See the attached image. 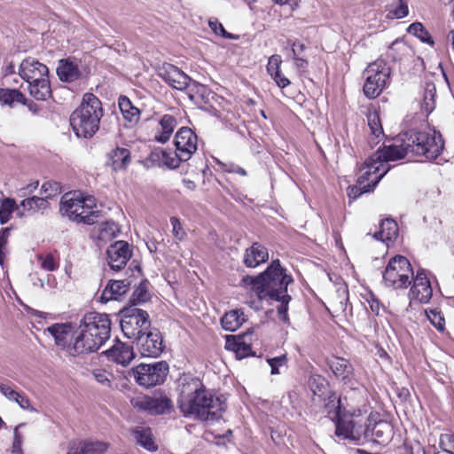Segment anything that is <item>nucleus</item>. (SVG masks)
<instances>
[{"label": "nucleus", "instance_id": "052dcab7", "mask_svg": "<svg viewBox=\"0 0 454 454\" xmlns=\"http://www.w3.org/2000/svg\"><path fill=\"white\" fill-rule=\"evenodd\" d=\"M67 454H85L82 441H72L68 443Z\"/></svg>", "mask_w": 454, "mask_h": 454}, {"label": "nucleus", "instance_id": "a211bd4d", "mask_svg": "<svg viewBox=\"0 0 454 454\" xmlns=\"http://www.w3.org/2000/svg\"><path fill=\"white\" fill-rule=\"evenodd\" d=\"M159 76L169 86L183 90L188 87L191 78L177 67L164 63L158 70Z\"/></svg>", "mask_w": 454, "mask_h": 454}, {"label": "nucleus", "instance_id": "4468645a", "mask_svg": "<svg viewBox=\"0 0 454 454\" xmlns=\"http://www.w3.org/2000/svg\"><path fill=\"white\" fill-rule=\"evenodd\" d=\"M106 341L103 336L91 333L80 324L74 331L73 345L69 348L72 349V356H74L96 352Z\"/></svg>", "mask_w": 454, "mask_h": 454}, {"label": "nucleus", "instance_id": "bf43d9fd", "mask_svg": "<svg viewBox=\"0 0 454 454\" xmlns=\"http://www.w3.org/2000/svg\"><path fill=\"white\" fill-rule=\"evenodd\" d=\"M12 402L17 403L20 407L24 410L35 411V409L31 406L28 397L21 392H18V396H16L15 399H13Z\"/></svg>", "mask_w": 454, "mask_h": 454}, {"label": "nucleus", "instance_id": "79ce46f5", "mask_svg": "<svg viewBox=\"0 0 454 454\" xmlns=\"http://www.w3.org/2000/svg\"><path fill=\"white\" fill-rule=\"evenodd\" d=\"M409 51V47L403 41L395 40L394 41L388 49V56L393 59V60L397 61L403 59V56L405 55Z\"/></svg>", "mask_w": 454, "mask_h": 454}, {"label": "nucleus", "instance_id": "a18cd8bd", "mask_svg": "<svg viewBox=\"0 0 454 454\" xmlns=\"http://www.w3.org/2000/svg\"><path fill=\"white\" fill-rule=\"evenodd\" d=\"M186 90H188V96L192 101H198L200 98H202L207 92L206 86L192 79Z\"/></svg>", "mask_w": 454, "mask_h": 454}, {"label": "nucleus", "instance_id": "09e8293b", "mask_svg": "<svg viewBox=\"0 0 454 454\" xmlns=\"http://www.w3.org/2000/svg\"><path fill=\"white\" fill-rule=\"evenodd\" d=\"M170 223L172 226V235L177 241H182L185 239L186 233L178 218L172 216L170 218Z\"/></svg>", "mask_w": 454, "mask_h": 454}, {"label": "nucleus", "instance_id": "864d4df0", "mask_svg": "<svg viewBox=\"0 0 454 454\" xmlns=\"http://www.w3.org/2000/svg\"><path fill=\"white\" fill-rule=\"evenodd\" d=\"M281 63V56L275 54L270 57L267 64V71L269 74L272 75L273 74H277V72L280 70Z\"/></svg>", "mask_w": 454, "mask_h": 454}, {"label": "nucleus", "instance_id": "a878e982", "mask_svg": "<svg viewBox=\"0 0 454 454\" xmlns=\"http://www.w3.org/2000/svg\"><path fill=\"white\" fill-rule=\"evenodd\" d=\"M247 335L227 336L225 348L235 352L239 359L245 358L252 355L251 346L247 343L245 338Z\"/></svg>", "mask_w": 454, "mask_h": 454}, {"label": "nucleus", "instance_id": "e433bc0d", "mask_svg": "<svg viewBox=\"0 0 454 454\" xmlns=\"http://www.w3.org/2000/svg\"><path fill=\"white\" fill-rule=\"evenodd\" d=\"M136 438L137 443L145 448L146 450L150 451L157 450V446L155 445L153 440V434L150 428L143 427L139 430H137Z\"/></svg>", "mask_w": 454, "mask_h": 454}, {"label": "nucleus", "instance_id": "cd10ccee", "mask_svg": "<svg viewBox=\"0 0 454 454\" xmlns=\"http://www.w3.org/2000/svg\"><path fill=\"white\" fill-rule=\"evenodd\" d=\"M308 385H309V387L310 391L312 392L313 395H316L320 399L325 398V396H326L329 393L330 394V395L328 396L330 399L329 403H332L333 397H331V396L333 394L328 390V384H327L326 380H325V378H323L320 375H317V374L311 375L309 379ZM333 403L334 402H333ZM325 407H326V409H328V412L330 413L333 406L331 407L330 403H327L325 405Z\"/></svg>", "mask_w": 454, "mask_h": 454}, {"label": "nucleus", "instance_id": "c756f323", "mask_svg": "<svg viewBox=\"0 0 454 454\" xmlns=\"http://www.w3.org/2000/svg\"><path fill=\"white\" fill-rule=\"evenodd\" d=\"M108 160L114 171L125 169L130 162V153L127 148L116 147L109 153Z\"/></svg>", "mask_w": 454, "mask_h": 454}, {"label": "nucleus", "instance_id": "774afa93", "mask_svg": "<svg viewBox=\"0 0 454 454\" xmlns=\"http://www.w3.org/2000/svg\"><path fill=\"white\" fill-rule=\"evenodd\" d=\"M305 46L301 43H294L292 45V51L294 56H298L304 51Z\"/></svg>", "mask_w": 454, "mask_h": 454}, {"label": "nucleus", "instance_id": "473e14b6", "mask_svg": "<svg viewBox=\"0 0 454 454\" xmlns=\"http://www.w3.org/2000/svg\"><path fill=\"white\" fill-rule=\"evenodd\" d=\"M398 235V225L392 219H385L380 223V230L373 234L374 239L386 242L395 239Z\"/></svg>", "mask_w": 454, "mask_h": 454}, {"label": "nucleus", "instance_id": "4be33fe9", "mask_svg": "<svg viewBox=\"0 0 454 454\" xmlns=\"http://www.w3.org/2000/svg\"><path fill=\"white\" fill-rule=\"evenodd\" d=\"M106 354L109 359L123 366L128 365L135 356L133 348L120 340H116L115 344L106 351Z\"/></svg>", "mask_w": 454, "mask_h": 454}, {"label": "nucleus", "instance_id": "7c9ffc66", "mask_svg": "<svg viewBox=\"0 0 454 454\" xmlns=\"http://www.w3.org/2000/svg\"><path fill=\"white\" fill-rule=\"evenodd\" d=\"M246 320L247 319L242 310L233 309L224 314L221 318V325L225 331L235 332L246 322Z\"/></svg>", "mask_w": 454, "mask_h": 454}, {"label": "nucleus", "instance_id": "9b49d317", "mask_svg": "<svg viewBox=\"0 0 454 454\" xmlns=\"http://www.w3.org/2000/svg\"><path fill=\"white\" fill-rule=\"evenodd\" d=\"M196 134L187 127L181 128L175 137L176 152L173 157L164 154L165 164L170 168L179 167L181 161H186L197 151Z\"/></svg>", "mask_w": 454, "mask_h": 454}, {"label": "nucleus", "instance_id": "f03ea898", "mask_svg": "<svg viewBox=\"0 0 454 454\" xmlns=\"http://www.w3.org/2000/svg\"><path fill=\"white\" fill-rule=\"evenodd\" d=\"M293 282L292 276L286 273L279 260H274L268 268L256 277L245 276L241 286L253 291L259 300H273L279 301L278 313L284 322L288 321V303L291 296L287 294V286Z\"/></svg>", "mask_w": 454, "mask_h": 454}, {"label": "nucleus", "instance_id": "37998d69", "mask_svg": "<svg viewBox=\"0 0 454 454\" xmlns=\"http://www.w3.org/2000/svg\"><path fill=\"white\" fill-rule=\"evenodd\" d=\"M16 208L14 200L4 199L0 200V223L2 224L7 223L13 210Z\"/></svg>", "mask_w": 454, "mask_h": 454}, {"label": "nucleus", "instance_id": "9d476101", "mask_svg": "<svg viewBox=\"0 0 454 454\" xmlns=\"http://www.w3.org/2000/svg\"><path fill=\"white\" fill-rule=\"evenodd\" d=\"M391 69L386 60L378 59L364 70L366 76L364 93L368 98H376L380 95L390 80Z\"/></svg>", "mask_w": 454, "mask_h": 454}, {"label": "nucleus", "instance_id": "f8f14e48", "mask_svg": "<svg viewBox=\"0 0 454 454\" xmlns=\"http://www.w3.org/2000/svg\"><path fill=\"white\" fill-rule=\"evenodd\" d=\"M151 321L145 310L137 308H129L124 312L121 320V328L123 334L129 339L136 340L150 329Z\"/></svg>", "mask_w": 454, "mask_h": 454}, {"label": "nucleus", "instance_id": "3c124183", "mask_svg": "<svg viewBox=\"0 0 454 454\" xmlns=\"http://www.w3.org/2000/svg\"><path fill=\"white\" fill-rule=\"evenodd\" d=\"M10 234V229L4 228L0 231V265H4V258H5V250L6 245L8 241Z\"/></svg>", "mask_w": 454, "mask_h": 454}, {"label": "nucleus", "instance_id": "72a5a7b5", "mask_svg": "<svg viewBox=\"0 0 454 454\" xmlns=\"http://www.w3.org/2000/svg\"><path fill=\"white\" fill-rule=\"evenodd\" d=\"M328 365L334 375L341 380L348 379L351 374L353 368L349 362L342 357L333 356L328 360Z\"/></svg>", "mask_w": 454, "mask_h": 454}, {"label": "nucleus", "instance_id": "c85d7f7f", "mask_svg": "<svg viewBox=\"0 0 454 454\" xmlns=\"http://www.w3.org/2000/svg\"><path fill=\"white\" fill-rule=\"evenodd\" d=\"M118 105L122 117L129 123L131 127L138 123L141 112L137 107L133 106L128 97L121 96Z\"/></svg>", "mask_w": 454, "mask_h": 454}, {"label": "nucleus", "instance_id": "69168bd1", "mask_svg": "<svg viewBox=\"0 0 454 454\" xmlns=\"http://www.w3.org/2000/svg\"><path fill=\"white\" fill-rule=\"evenodd\" d=\"M270 76L280 88H286L290 84V81L281 74L280 70L277 72V74H273Z\"/></svg>", "mask_w": 454, "mask_h": 454}, {"label": "nucleus", "instance_id": "6e6d98bb", "mask_svg": "<svg viewBox=\"0 0 454 454\" xmlns=\"http://www.w3.org/2000/svg\"><path fill=\"white\" fill-rule=\"evenodd\" d=\"M208 26L215 35H219L225 38L231 37V35L225 31L223 26L216 19L209 20Z\"/></svg>", "mask_w": 454, "mask_h": 454}, {"label": "nucleus", "instance_id": "b1692460", "mask_svg": "<svg viewBox=\"0 0 454 454\" xmlns=\"http://www.w3.org/2000/svg\"><path fill=\"white\" fill-rule=\"evenodd\" d=\"M145 408L152 414H167L173 411L172 400L166 395H153L145 400Z\"/></svg>", "mask_w": 454, "mask_h": 454}, {"label": "nucleus", "instance_id": "39448f33", "mask_svg": "<svg viewBox=\"0 0 454 454\" xmlns=\"http://www.w3.org/2000/svg\"><path fill=\"white\" fill-rule=\"evenodd\" d=\"M19 75L28 83L30 95L46 100L51 95L48 67L35 58H27L19 66Z\"/></svg>", "mask_w": 454, "mask_h": 454}, {"label": "nucleus", "instance_id": "5fc2aeb1", "mask_svg": "<svg viewBox=\"0 0 454 454\" xmlns=\"http://www.w3.org/2000/svg\"><path fill=\"white\" fill-rule=\"evenodd\" d=\"M22 427V424L17 426L14 429V439L12 446V454H23L21 444H22V436L19 433V428Z\"/></svg>", "mask_w": 454, "mask_h": 454}, {"label": "nucleus", "instance_id": "aec40b11", "mask_svg": "<svg viewBox=\"0 0 454 454\" xmlns=\"http://www.w3.org/2000/svg\"><path fill=\"white\" fill-rule=\"evenodd\" d=\"M54 338L57 346L66 349L72 356L70 346L73 345L74 332L70 324H54L47 328Z\"/></svg>", "mask_w": 454, "mask_h": 454}, {"label": "nucleus", "instance_id": "49530a36", "mask_svg": "<svg viewBox=\"0 0 454 454\" xmlns=\"http://www.w3.org/2000/svg\"><path fill=\"white\" fill-rule=\"evenodd\" d=\"M37 260L40 262L41 268L44 270L53 271L59 267V262L52 254H38Z\"/></svg>", "mask_w": 454, "mask_h": 454}, {"label": "nucleus", "instance_id": "ddd939ff", "mask_svg": "<svg viewBox=\"0 0 454 454\" xmlns=\"http://www.w3.org/2000/svg\"><path fill=\"white\" fill-rule=\"evenodd\" d=\"M137 382L145 387H151L162 383L168 372V364L165 361L153 364H141L134 368Z\"/></svg>", "mask_w": 454, "mask_h": 454}, {"label": "nucleus", "instance_id": "680f3d73", "mask_svg": "<svg viewBox=\"0 0 454 454\" xmlns=\"http://www.w3.org/2000/svg\"><path fill=\"white\" fill-rule=\"evenodd\" d=\"M370 192L369 188H367L364 185H359L357 184V185L349 187L348 189V195L350 198L356 199V198L359 197L361 194H363L364 192Z\"/></svg>", "mask_w": 454, "mask_h": 454}, {"label": "nucleus", "instance_id": "ea45409f", "mask_svg": "<svg viewBox=\"0 0 454 454\" xmlns=\"http://www.w3.org/2000/svg\"><path fill=\"white\" fill-rule=\"evenodd\" d=\"M368 126L370 128L372 135L375 139L380 138L383 136V129L380 122L379 114L375 111L369 112L367 114Z\"/></svg>", "mask_w": 454, "mask_h": 454}, {"label": "nucleus", "instance_id": "13d9d810", "mask_svg": "<svg viewBox=\"0 0 454 454\" xmlns=\"http://www.w3.org/2000/svg\"><path fill=\"white\" fill-rule=\"evenodd\" d=\"M93 378L101 385L109 387L111 381L109 380V373L104 370L97 369L92 372Z\"/></svg>", "mask_w": 454, "mask_h": 454}, {"label": "nucleus", "instance_id": "a19ab883", "mask_svg": "<svg viewBox=\"0 0 454 454\" xmlns=\"http://www.w3.org/2000/svg\"><path fill=\"white\" fill-rule=\"evenodd\" d=\"M85 454H104L108 449V443L101 441L82 440Z\"/></svg>", "mask_w": 454, "mask_h": 454}, {"label": "nucleus", "instance_id": "6e6552de", "mask_svg": "<svg viewBox=\"0 0 454 454\" xmlns=\"http://www.w3.org/2000/svg\"><path fill=\"white\" fill-rule=\"evenodd\" d=\"M331 397H333L332 402L337 403L336 406L334 403L333 404V408L335 410L338 418L335 429L336 435L343 440L358 441L361 435V427H357L351 418L361 416L362 410L355 409L350 405L343 407L340 398L337 397L335 395H332Z\"/></svg>", "mask_w": 454, "mask_h": 454}, {"label": "nucleus", "instance_id": "8fccbe9b", "mask_svg": "<svg viewBox=\"0 0 454 454\" xmlns=\"http://www.w3.org/2000/svg\"><path fill=\"white\" fill-rule=\"evenodd\" d=\"M440 446L443 451L454 454V434H444L440 437Z\"/></svg>", "mask_w": 454, "mask_h": 454}, {"label": "nucleus", "instance_id": "0eeeda50", "mask_svg": "<svg viewBox=\"0 0 454 454\" xmlns=\"http://www.w3.org/2000/svg\"><path fill=\"white\" fill-rule=\"evenodd\" d=\"M94 200L84 198L77 192L65 193L60 200L59 212L62 216L76 223L92 224L98 216V212L93 209Z\"/></svg>", "mask_w": 454, "mask_h": 454}, {"label": "nucleus", "instance_id": "e2e57ef3", "mask_svg": "<svg viewBox=\"0 0 454 454\" xmlns=\"http://www.w3.org/2000/svg\"><path fill=\"white\" fill-rule=\"evenodd\" d=\"M148 299V293L143 287H137L132 295V301L137 303L144 302Z\"/></svg>", "mask_w": 454, "mask_h": 454}, {"label": "nucleus", "instance_id": "f3484780", "mask_svg": "<svg viewBox=\"0 0 454 454\" xmlns=\"http://www.w3.org/2000/svg\"><path fill=\"white\" fill-rule=\"evenodd\" d=\"M413 285L409 292V297L411 301H419V303H427L433 295V289L429 279L427 278L424 270H419L417 274L412 277Z\"/></svg>", "mask_w": 454, "mask_h": 454}, {"label": "nucleus", "instance_id": "f704fd0d", "mask_svg": "<svg viewBox=\"0 0 454 454\" xmlns=\"http://www.w3.org/2000/svg\"><path fill=\"white\" fill-rule=\"evenodd\" d=\"M436 87L434 82H426L423 92L421 107L430 114L435 106Z\"/></svg>", "mask_w": 454, "mask_h": 454}, {"label": "nucleus", "instance_id": "5701e85b", "mask_svg": "<svg viewBox=\"0 0 454 454\" xmlns=\"http://www.w3.org/2000/svg\"><path fill=\"white\" fill-rule=\"evenodd\" d=\"M269 258L268 249L260 243H254L247 248L243 256V262L248 268H255L266 262Z\"/></svg>", "mask_w": 454, "mask_h": 454}, {"label": "nucleus", "instance_id": "1a4fd4ad", "mask_svg": "<svg viewBox=\"0 0 454 454\" xmlns=\"http://www.w3.org/2000/svg\"><path fill=\"white\" fill-rule=\"evenodd\" d=\"M413 276L411 264L403 255L392 257L382 274L384 285L393 289L407 288L411 284Z\"/></svg>", "mask_w": 454, "mask_h": 454}, {"label": "nucleus", "instance_id": "423d86ee", "mask_svg": "<svg viewBox=\"0 0 454 454\" xmlns=\"http://www.w3.org/2000/svg\"><path fill=\"white\" fill-rule=\"evenodd\" d=\"M400 155L397 151L391 154L387 145L379 148L365 160L360 169L357 184L366 186L371 192L389 170L388 162L400 160Z\"/></svg>", "mask_w": 454, "mask_h": 454}, {"label": "nucleus", "instance_id": "2f4dec72", "mask_svg": "<svg viewBox=\"0 0 454 454\" xmlns=\"http://www.w3.org/2000/svg\"><path fill=\"white\" fill-rule=\"evenodd\" d=\"M160 131L155 135L154 139L160 143H166L169 140L174 129L177 125L176 119L170 114H164L160 120Z\"/></svg>", "mask_w": 454, "mask_h": 454}, {"label": "nucleus", "instance_id": "de8ad7c7", "mask_svg": "<svg viewBox=\"0 0 454 454\" xmlns=\"http://www.w3.org/2000/svg\"><path fill=\"white\" fill-rule=\"evenodd\" d=\"M426 315L427 318L430 320L431 324L439 331H442L444 329L445 320L442 316L441 312L437 309H430L426 310Z\"/></svg>", "mask_w": 454, "mask_h": 454}, {"label": "nucleus", "instance_id": "bb28decb", "mask_svg": "<svg viewBox=\"0 0 454 454\" xmlns=\"http://www.w3.org/2000/svg\"><path fill=\"white\" fill-rule=\"evenodd\" d=\"M57 74L60 81L72 82L81 76V71L74 62L70 59H60L57 67Z\"/></svg>", "mask_w": 454, "mask_h": 454}, {"label": "nucleus", "instance_id": "c9c22d12", "mask_svg": "<svg viewBox=\"0 0 454 454\" xmlns=\"http://www.w3.org/2000/svg\"><path fill=\"white\" fill-rule=\"evenodd\" d=\"M25 96L16 89H0V103L12 106L14 102L25 103Z\"/></svg>", "mask_w": 454, "mask_h": 454}, {"label": "nucleus", "instance_id": "603ef678", "mask_svg": "<svg viewBox=\"0 0 454 454\" xmlns=\"http://www.w3.org/2000/svg\"><path fill=\"white\" fill-rule=\"evenodd\" d=\"M268 363L270 366V373L271 374H279V367L286 365V356H280L277 357H273L270 359H268Z\"/></svg>", "mask_w": 454, "mask_h": 454}, {"label": "nucleus", "instance_id": "7ed1b4c3", "mask_svg": "<svg viewBox=\"0 0 454 454\" xmlns=\"http://www.w3.org/2000/svg\"><path fill=\"white\" fill-rule=\"evenodd\" d=\"M387 146L391 154L395 151L399 152L401 153L400 160L411 153L431 160L441 153L444 142L441 134L434 129L424 131L411 129L405 132L401 140H396L395 144Z\"/></svg>", "mask_w": 454, "mask_h": 454}, {"label": "nucleus", "instance_id": "6ab92c4d", "mask_svg": "<svg viewBox=\"0 0 454 454\" xmlns=\"http://www.w3.org/2000/svg\"><path fill=\"white\" fill-rule=\"evenodd\" d=\"M132 252L127 241L119 240L112 244L107 249L108 264L114 270H120L126 266Z\"/></svg>", "mask_w": 454, "mask_h": 454}, {"label": "nucleus", "instance_id": "2eb2a0df", "mask_svg": "<svg viewBox=\"0 0 454 454\" xmlns=\"http://www.w3.org/2000/svg\"><path fill=\"white\" fill-rule=\"evenodd\" d=\"M137 348L143 356L157 357L163 351V339L159 330L153 328L137 340Z\"/></svg>", "mask_w": 454, "mask_h": 454}, {"label": "nucleus", "instance_id": "f257e3e1", "mask_svg": "<svg viewBox=\"0 0 454 454\" xmlns=\"http://www.w3.org/2000/svg\"><path fill=\"white\" fill-rule=\"evenodd\" d=\"M177 391L178 408L184 417L214 422L219 420L226 410L224 400L207 389L197 377L182 376Z\"/></svg>", "mask_w": 454, "mask_h": 454}, {"label": "nucleus", "instance_id": "dca6fc26", "mask_svg": "<svg viewBox=\"0 0 454 454\" xmlns=\"http://www.w3.org/2000/svg\"><path fill=\"white\" fill-rule=\"evenodd\" d=\"M81 325L91 333L103 336L105 340L110 338L111 320L106 314L98 312L87 313L83 317Z\"/></svg>", "mask_w": 454, "mask_h": 454}, {"label": "nucleus", "instance_id": "c03bdc74", "mask_svg": "<svg viewBox=\"0 0 454 454\" xmlns=\"http://www.w3.org/2000/svg\"><path fill=\"white\" fill-rule=\"evenodd\" d=\"M62 192V188L59 183L54 181H48L43 184L41 187V194L43 195L47 200L48 199L53 198Z\"/></svg>", "mask_w": 454, "mask_h": 454}, {"label": "nucleus", "instance_id": "58836bf2", "mask_svg": "<svg viewBox=\"0 0 454 454\" xmlns=\"http://www.w3.org/2000/svg\"><path fill=\"white\" fill-rule=\"evenodd\" d=\"M24 209L35 212L37 210L45 209L49 207L48 200L43 197L33 196L21 201Z\"/></svg>", "mask_w": 454, "mask_h": 454}, {"label": "nucleus", "instance_id": "338daca9", "mask_svg": "<svg viewBox=\"0 0 454 454\" xmlns=\"http://www.w3.org/2000/svg\"><path fill=\"white\" fill-rule=\"evenodd\" d=\"M294 61L295 67L299 71L303 72L306 70L308 67V61L306 59L300 58L298 56H294Z\"/></svg>", "mask_w": 454, "mask_h": 454}, {"label": "nucleus", "instance_id": "412c9836", "mask_svg": "<svg viewBox=\"0 0 454 454\" xmlns=\"http://www.w3.org/2000/svg\"><path fill=\"white\" fill-rule=\"evenodd\" d=\"M392 433L393 427L389 422L379 420L372 424V420L369 419V424L366 427L364 434L365 437H372L373 442L383 443L390 439Z\"/></svg>", "mask_w": 454, "mask_h": 454}, {"label": "nucleus", "instance_id": "4c0bfd02", "mask_svg": "<svg viewBox=\"0 0 454 454\" xmlns=\"http://www.w3.org/2000/svg\"><path fill=\"white\" fill-rule=\"evenodd\" d=\"M407 31L408 33L418 37L423 43H426L431 46L434 44V42L431 35L420 22H414L411 24Z\"/></svg>", "mask_w": 454, "mask_h": 454}, {"label": "nucleus", "instance_id": "393cba45", "mask_svg": "<svg viewBox=\"0 0 454 454\" xmlns=\"http://www.w3.org/2000/svg\"><path fill=\"white\" fill-rule=\"evenodd\" d=\"M129 289V283L127 280H110L103 290L100 300L107 302L112 300H118Z\"/></svg>", "mask_w": 454, "mask_h": 454}, {"label": "nucleus", "instance_id": "4d7b16f0", "mask_svg": "<svg viewBox=\"0 0 454 454\" xmlns=\"http://www.w3.org/2000/svg\"><path fill=\"white\" fill-rule=\"evenodd\" d=\"M393 15L396 19H402L408 15L409 9L406 0H398L397 6L393 10Z\"/></svg>", "mask_w": 454, "mask_h": 454}, {"label": "nucleus", "instance_id": "20e7f679", "mask_svg": "<svg viewBox=\"0 0 454 454\" xmlns=\"http://www.w3.org/2000/svg\"><path fill=\"white\" fill-rule=\"evenodd\" d=\"M103 114L101 101L94 94L85 93L70 116V125L78 137L90 138L98 130Z\"/></svg>", "mask_w": 454, "mask_h": 454}, {"label": "nucleus", "instance_id": "0e129e2a", "mask_svg": "<svg viewBox=\"0 0 454 454\" xmlns=\"http://www.w3.org/2000/svg\"><path fill=\"white\" fill-rule=\"evenodd\" d=\"M0 392L9 400L12 401L18 396V391L9 385L0 384Z\"/></svg>", "mask_w": 454, "mask_h": 454}]
</instances>
